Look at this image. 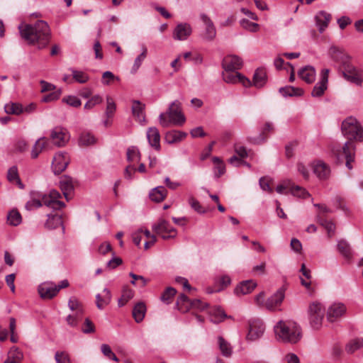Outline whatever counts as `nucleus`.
Masks as SVG:
<instances>
[{
    "mask_svg": "<svg viewBox=\"0 0 363 363\" xmlns=\"http://www.w3.org/2000/svg\"><path fill=\"white\" fill-rule=\"evenodd\" d=\"M18 29L23 39L28 44H37L40 49L45 48L50 41V27L44 21H38L33 25L21 24Z\"/></svg>",
    "mask_w": 363,
    "mask_h": 363,
    "instance_id": "1",
    "label": "nucleus"
},
{
    "mask_svg": "<svg viewBox=\"0 0 363 363\" xmlns=\"http://www.w3.org/2000/svg\"><path fill=\"white\" fill-rule=\"evenodd\" d=\"M274 333L284 342L294 344L301 337L300 327L293 321H279L274 326Z\"/></svg>",
    "mask_w": 363,
    "mask_h": 363,
    "instance_id": "2",
    "label": "nucleus"
},
{
    "mask_svg": "<svg viewBox=\"0 0 363 363\" xmlns=\"http://www.w3.org/2000/svg\"><path fill=\"white\" fill-rule=\"evenodd\" d=\"M159 121L160 124L165 128L168 127L170 123L182 125L186 118L182 112L181 103L178 100L174 101L166 113L160 114Z\"/></svg>",
    "mask_w": 363,
    "mask_h": 363,
    "instance_id": "3",
    "label": "nucleus"
},
{
    "mask_svg": "<svg viewBox=\"0 0 363 363\" xmlns=\"http://www.w3.org/2000/svg\"><path fill=\"white\" fill-rule=\"evenodd\" d=\"M341 130L344 136L352 142V140H363V127L354 117L350 116L345 118L341 125Z\"/></svg>",
    "mask_w": 363,
    "mask_h": 363,
    "instance_id": "4",
    "label": "nucleus"
},
{
    "mask_svg": "<svg viewBox=\"0 0 363 363\" xmlns=\"http://www.w3.org/2000/svg\"><path fill=\"white\" fill-rule=\"evenodd\" d=\"M324 314L325 309L320 303L313 302L309 306V320L313 328L318 330L321 327Z\"/></svg>",
    "mask_w": 363,
    "mask_h": 363,
    "instance_id": "5",
    "label": "nucleus"
},
{
    "mask_svg": "<svg viewBox=\"0 0 363 363\" xmlns=\"http://www.w3.org/2000/svg\"><path fill=\"white\" fill-rule=\"evenodd\" d=\"M152 230L164 240L173 238L177 235L176 230L164 219H160L157 223H155L152 225Z\"/></svg>",
    "mask_w": 363,
    "mask_h": 363,
    "instance_id": "6",
    "label": "nucleus"
},
{
    "mask_svg": "<svg viewBox=\"0 0 363 363\" xmlns=\"http://www.w3.org/2000/svg\"><path fill=\"white\" fill-rule=\"evenodd\" d=\"M265 326L262 320L258 318H252L249 320V330L247 338L250 340H256L262 336Z\"/></svg>",
    "mask_w": 363,
    "mask_h": 363,
    "instance_id": "7",
    "label": "nucleus"
},
{
    "mask_svg": "<svg viewBox=\"0 0 363 363\" xmlns=\"http://www.w3.org/2000/svg\"><path fill=\"white\" fill-rule=\"evenodd\" d=\"M222 76L226 83L236 84L240 82L245 87L252 86L251 81L247 77L235 71L224 70Z\"/></svg>",
    "mask_w": 363,
    "mask_h": 363,
    "instance_id": "8",
    "label": "nucleus"
},
{
    "mask_svg": "<svg viewBox=\"0 0 363 363\" xmlns=\"http://www.w3.org/2000/svg\"><path fill=\"white\" fill-rule=\"evenodd\" d=\"M50 138L55 145L62 147L69 141V135L67 129L57 126L52 130Z\"/></svg>",
    "mask_w": 363,
    "mask_h": 363,
    "instance_id": "9",
    "label": "nucleus"
},
{
    "mask_svg": "<svg viewBox=\"0 0 363 363\" xmlns=\"http://www.w3.org/2000/svg\"><path fill=\"white\" fill-rule=\"evenodd\" d=\"M329 55L333 60L339 64L340 68L351 62L350 57L342 49L337 46L330 48Z\"/></svg>",
    "mask_w": 363,
    "mask_h": 363,
    "instance_id": "10",
    "label": "nucleus"
},
{
    "mask_svg": "<svg viewBox=\"0 0 363 363\" xmlns=\"http://www.w3.org/2000/svg\"><path fill=\"white\" fill-rule=\"evenodd\" d=\"M69 160L66 152H59L55 154L52 162V168L55 174H60L67 167Z\"/></svg>",
    "mask_w": 363,
    "mask_h": 363,
    "instance_id": "11",
    "label": "nucleus"
},
{
    "mask_svg": "<svg viewBox=\"0 0 363 363\" xmlns=\"http://www.w3.org/2000/svg\"><path fill=\"white\" fill-rule=\"evenodd\" d=\"M329 72L330 70L328 69H322L320 72V79L314 86L312 90L311 96L313 97H320L324 94L325 91L328 88Z\"/></svg>",
    "mask_w": 363,
    "mask_h": 363,
    "instance_id": "12",
    "label": "nucleus"
},
{
    "mask_svg": "<svg viewBox=\"0 0 363 363\" xmlns=\"http://www.w3.org/2000/svg\"><path fill=\"white\" fill-rule=\"evenodd\" d=\"M342 75L347 81L357 85H361L362 79L359 75L357 68L351 63V62L344 67H341Z\"/></svg>",
    "mask_w": 363,
    "mask_h": 363,
    "instance_id": "13",
    "label": "nucleus"
},
{
    "mask_svg": "<svg viewBox=\"0 0 363 363\" xmlns=\"http://www.w3.org/2000/svg\"><path fill=\"white\" fill-rule=\"evenodd\" d=\"M242 66V59L237 55H227L222 61V67L224 70L236 71Z\"/></svg>",
    "mask_w": 363,
    "mask_h": 363,
    "instance_id": "14",
    "label": "nucleus"
},
{
    "mask_svg": "<svg viewBox=\"0 0 363 363\" xmlns=\"http://www.w3.org/2000/svg\"><path fill=\"white\" fill-rule=\"evenodd\" d=\"M38 293L42 298L51 299L57 294L58 291L53 283L45 282L38 286Z\"/></svg>",
    "mask_w": 363,
    "mask_h": 363,
    "instance_id": "15",
    "label": "nucleus"
},
{
    "mask_svg": "<svg viewBox=\"0 0 363 363\" xmlns=\"http://www.w3.org/2000/svg\"><path fill=\"white\" fill-rule=\"evenodd\" d=\"M192 29L186 23H179L174 30L173 38L177 40H185L191 34Z\"/></svg>",
    "mask_w": 363,
    "mask_h": 363,
    "instance_id": "16",
    "label": "nucleus"
},
{
    "mask_svg": "<svg viewBox=\"0 0 363 363\" xmlns=\"http://www.w3.org/2000/svg\"><path fill=\"white\" fill-rule=\"evenodd\" d=\"M346 311L344 304L340 303H333L328 309L327 318L330 322H334L338 318L342 316Z\"/></svg>",
    "mask_w": 363,
    "mask_h": 363,
    "instance_id": "17",
    "label": "nucleus"
},
{
    "mask_svg": "<svg viewBox=\"0 0 363 363\" xmlns=\"http://www.w3.org/2000/svg\"><path fill=\"white\" fill-rule=\"evenodd\" d=\"M60 186L67 201L70 199V195L74 191L72 178L69 176H63L60 178Z\"/></svg>",
    "mask_w": 363,
    "mask_h": 363,
    "instance_id": "18",
    "label": "nucleus"
},
{
    "mask_svg": "<svg viewBox=\"0 0 363 363\" xmlns=\"http://www.w3.org/2000/svg\"><path fill=\"white\" fill-rule=\"evenodd\" d=\"M284 298V289H279L277 292L267 299L265 306L269 310L274 309L277 306L280 305Z\"/></svg>",
    "mask_w": 363,
    "mask_h": 363,
    "instance_id": "19",
    "label": "nucleus"
},
{
    "mask_svg": "<svg viewBox=\"0 0 363 363\" xmlns=\"http://www.w3.org/2000/svg\"><path fill=\"white\" fill-rule=\"evenodd\" d=\"M147 138L150 146L156 150H160V134L157 128L151 127L148 128Z\"/></svg>",
    "mask_w": 363,
    "mask_h": 363,
    "instance_id": "20",
    "label": "nucleus"
},
{
    "mask_svg": "<svg viewBox=\"0 0 363 363\" xmlns=\"http://www.w3.org/2000/svg\"><path fill=\"white\" fill-rule=\"evenodd\" d=\"M201 19L206 25L205 38L208 40H213L216 35V30L213 23L210 18L204 13L201 14Z\"/></svg>",
    "mask_w": 363,
    "mask_h": 363,
    "instance_id": "21",
    "label": "nucleus"
},
{
    "mask_svg": "<svg viewBox=\"0 0 363 363\" xmlns=\"http://www.w3.org/2000/svg\"><path fill=\"white\" fill-rule=\"evenodd\" d=\"M267 81V72L264 68H257L253 75L252 85L257 88H262Z\"/></svg>",
    "mask_w": 363,
    "mask_h": 363,
    "instance_id": "22",
    "label": "nucleus"
},
{
    "mask_svg": "<svg viewBox=\"0 0 363 363\" xmlns=\"http://www.w3.org/2000/svg\"><path fill=\"white\" fill-rule=\"evenodd\" d=\"M315 68L310 65L301 68L298 72L299 77L308 84H311L315 81Z\"/></svg>",
    "mask_w": 363,
    "mask_h": 363,
    "instance_id": "23",
    "label": "nucleus"
},
{
    "mask_svg": "<svg viewBox=\"0 0 363 363\" xmlns=\"http://www.w3.org/2000/svg\"><path fill=\"white\" fill-rule=\"evenodd\" d=\"M315 18L320 33H323L328 26L331 20V15L324 11H320L317 13Z\"/></svg>",
    "mask_w": 363,
    "mask_h": 363,
    "instance_id": "24",
    "label": "nucleus"
},
{
    "mask_svg": "<svg viewBox=\"0 0 363 363\" xmlns=\"http://www.w3.org/2000/svg\"><path fill=\"white\" fill-rule=\"evenodd\" d=\"M354 145L352 142L347 141L342 147V152L346 159V166L349 169L352 168L351 162L354 158Z\"/></svg>",
    "mask_w": 363,
    "mask_h": 363,
    "instance_id": "25",
    "label": "nucleus"
},
{
    "mask_svg": "<svg viewBox=\"0 0 363 363\" xmlns=\"http://www.w3.org/2000/svg\"><path fill=\"white\" fill-rule=\"evenodd\" d=\"M257 284L252 280L243 281L235 289V294L237 295L250 294L254 290Z\"/></svg>",
    "mask_w": 363,
    "mask_h": 363,
    "instance_id": "26",
    "label": "nucleus"
},
{
    "mask_svg": "<svg viewBox=\"0 0 363 363\" xmlns=\"http://www.w3.org/2000/svg\"><path fill=\"white\" fill-rule=\"evenodd\" d=\"M38 196L41 200L42 205L44 204L53 209H61L65 206V203L62 201H53L48 194L38 192Z\"/></svg>",
    "mask_w": 363,
    "mask_h": 363,
    "instance_id": "27",
    "label": "nucleus"
},
{
    "mask_svg": "<svg viewBox=\"0 0 363 363\" xmlns=\"http://www.w3.org/2000/svg\"><path fill=\"white\" fill-rule=\"evenodd\" d=\"M313 172L320 179H326L330 175V170L326 164L318 162L314 165Z\"/></svg>",
    "mask_w": 363,
    "mask_h": 363,
    "instance_id": "28",
    "label": "nucleus"
},
{
    "mask_svg": "<svg viewBox=\"0 0 363 363\" xmlns=\"http://www.w3.org/2000/svg\"><path fill=\"white\" fill-rule=\"evenodd\" d=\"M187 135V133L180 130H171L166 133L165 140L169 144L178 143L184 140Z\"/></svg>",
    "mask_w": 363,
    "mask_h": 363,
    "instance_id": "29",
    "label": "nucleus"
},
{
    "mask_svg": "<svg viewBox=\"0 0 363 363\" xmlns=\"http://www.w3.org/2000/svg\"><path fill=\"white\" fill-rule=\"evenodd\" d=\"M279 92L284 96V97H292V96H301L304 91L303 89L299 87H294L292 86H286L284 87H281L279 89Z\"/></svg>",
    "mask_w": 363,
    "mask_h": 363,
    "instance_id": "30",
    "label": "nucleus"
},
{
    "mask_svg": "<svg viewBox=\"0 0 363 363\" xmlns=\"http://www.w3.org/2000/svg\"><path fill=\"white\" fill-rule=\"evenodd\" d=\"M103 293V296L100 294H97L96 296V306L100 310L104 309V307L108 305L111 301V294L109 289L105 288Z\"/></svg>",
    "mask_w": 363,
    "mask_h": 363,
    "instance_id": "31",
    "label": "nucleus"
},
{
    "mask_svg": "<svg viewBox=\"0 0 363 363\" xmlns=\"http://www.w3.org/2000/svg\"><path fill=\"white\" fill-rule=\"evenodd\" d=\"M167 190L164 186H160L154 188L150 193V199L157 203L162 201L167 196Z\"/></svg>",
    "mask_w": 363,
    "mask_h": 363,
    "instance_id": "32",
    "label": "nucleus"
},
{
    "mask_svg": "<svg viewBox=\"0 0 363 363\" xmlns=\"http://www.w3.org/2000/svg\"><path fill=\"white\" fill-rule=\"evenodd\" d=\"M146 306L143 302L137 303L133 309V317L137 323H140L145 318Z\"/></svg>",
    "mask_w": 363,
    "mask_h": 363,
    "instance_id": "33",
    "label": "nucleus"
},
{
    "mask_svg": "<svg viewBox=\"0 0 363 363\" xmlns=\"http://www.w3.org/2000/svg\"><path fill=\"white\" fill-rule=\"evenodd\" d=\"M62 224L61 216L58 214H48L45 227L49 230L55 229Z\"/></svg>",
    "mask_w": 363,
    "mask_h": 363,
    "instance_id": "34",
    "label": "nucleus"
},
{
    "mask_svg": "<svg viewBox=\"0 0 363 363\" xmlns=\"http://www.w3.org/2000/svg\"><path fill=\"white\" fill-rule=\"evenodd\" d=\"M337 248L341 255L347 259L350 262L352 259V252L350 245L344 241L341 240L337 244Z\"/></svg>",
    "mask_w": 363,
    "mask_h": 363,
    "instance_id": "35",
    "label": "nucleus"
},
{
    "mask_svg": "<svg viewBox=\"0 0 363 363\" xmlns=\"http://www.w3.org/2000/svg\"><path fill=\"white\" fill-rule=\"evenodd\" d=\"M191 301L184 294H181L177 301L178 309L182 313L187 312L191 308Z\"/></svg>",
    "mask_w": 363,
    "mask_h": 363,
    "instance_id": "36",
    "label": "nucleus"
},
{
    "mask_svg": "<svg viewBox=\"0 0 363 363\" xmlns=\"http://www.w3.org/2000/svg\"><path fill=\"white\" fill-rule=\"evenodd\" d=\"M48 139L45 138H39L35 143L31 151V157L35 159L38 157L39 154L46 147Z\"/></svg>",
    "mask_w": 363,
    "mask_h": 363,
    "instance_id": "37",
    "label": "nucleus"
},
{
    "mask_svg": "<svg viewBox=\"0 0 363 363\" xmlns=\"http://www.w3.org/2000/svg\"><path fill=\"white\" fill-rule=\"evenodd\" d=\"M7 179L10 182H16L18 187L21 189L24 188L23 184L21 182L16 166H13L8 170Z\"/></svg>",
    "mask_w": 363,
    "mask_h": 363,
    "instance_id": "38",
    "label": "nucleus"
},
{
    "mask_svg": "<svg viewBox=\"0 0 363 363\" xmlns=\"http://www.w3.org/2000/svg\"><path fill=\"white\" fill-rule=\"evenodd\" d=\"M218 343L221 354L226 357L231 356L233 350L230 344L222 336L218 337Z\"/></svg>",
    "mask_w": 363,
    "mask_h": 363,
    "instance_id": "39",
    "label": "nucleus"
},
{
    "mask_svg": "<svg viewBox=\"0 0 363 363\" xmlns=\"http://www.w3.org/2000/svg\"><path fill=\"white\" fill-rule=\"evenodd\" d=\"M210 314L211 315V321L214 323H220L227 318L225 311L220 307H215L211 310Z\"/></svg>",
    "mask_w": 363,
    "mask_h": 363,
    "instance_id": "40",
    "label": "nucleus"
},
{
    "mask_svg": "<svg viewBox=\"0 0 363 363\" xmlns=\"http://www.w3.org/2000/svg\"><path fill=\"white\" fill-rule=\"evenodd\" d=\"M96 141L95 137L89 132L82 133L79 138V144L80 146L94 145Z\"/></svg>",
    "mask_w": 363,
    "mask_h": 363,
    "instance_id": "41",
    "label": "nucleus"
},
{
    "mask_svg": "<svg viewBox=\"0 0 363 363\" xmlns=\"http://www.w3.org/2000/svg\"><path fill=\"white\" fill-rule=\"evenodd\" d=\"M126 155L129 162H139L141 160V153L136 146L129 147Z\"/></svg>",
    "mask_w": 363,
    "mask_h": 363,
    "instance_id": "42",
    "label": "nucleus"
},
{
    "mask_svg": "<svg viewBox=\"0 0 363 363\" xmlns=\"http://www.w3.org/2000/svg\"><path fill=\"white\" fill-rule=\"evenodd\" d=\"M5 112L8 114L19 115L23 113V107L19 103H9L4 106Z\"/></svg>",
    "mask_w": 363,
    "mask_h": 363,
    "instance_id": "43",
    "label": "nucleus"
},
{
    "mask_svg": "<svg viewBox=\"0 0 363 363\" xmlns=\"http://www.w3.org/2000/svg\"><path fill=\"white\" fill-rule=\"evenodd\" d=\"M41 206L42 202L38 196V192L31 193V199L26 203V208L28 211H33Z\"/></svg>",
    "mask_w": 363,
    "mask_h": 363,
    "instance_id": "44",
    "label": "nucleus"
},
{
    "mask_svg": "<svg viewBox=\"0 0 363 363\" xmlns=\"http://www.w3.org/2000/svg\"><path fill=\"white\" fill-rule=\"evenodd\" d=\"M145 105L139 101H134L132 106L133 114L138 118L139 121L145 119L144 115Z\"/></svg>",
    "mask_w": 363,
    "mask_h": 363,
    "instance_id": "45",
    "label": "nucleus"
},
{
    "mask_svg": "<svg viewBox=\"0 0 363 363\" xmlns=\"http://www.w3.org/2000/svg\"><path fill=\"white\" fill-rule=\"evenodd\" d=\"M147 53V49L145 45L142 47V52L135 58L133 65L131 68V73L135 74L142 65V62L145 59Z\"/></svg>",
    "mask_w": 363,
    "mask_h": 363,
    "instance_id": "46",
    "label": "nucleus"
},
{
    "mask_svg": "<svg viewBox=\"0 0 363 363\" xmlns=\"http://www.w3.org/2000/svg\"><path fill=\"white\" fill-rule=\"evenodd\" d=\"M362 347H363V337L356 338L347 344L345 350L347 353L352 354Z\"/></svg>",
    "mask_w": 363,
    "mask_h": 363,
    "instance_id": "47",
    "label": "nucleus"
},
{
    "mask_svg": "<svg viewBox=\"0 0 363 363\" xmlns=\"http://www.w3.org/2000/svg\"><path fill=\"white\" fill-rule=\"evenodd\" d=\"M134 296V291L125 286L122 291L121 297L118 299V304L119 307L123 306L129 300H130Z\"/></svg>",
    "mask_w": 363,
    "mask_h": 363,
    "instance_id": "48",
    "label": "nucleus"
},
{
    "mask_svg": "<svg viewBox=\"0 0 363 363\" xmlns=\"http://www.w3.org/2000/svg\"><path fill=\"white\" fill-rule=\"evenodd\" d=\"M177 290L173 287H167L160 296V300L166 303L169 304L174 296L176 295Z\"/></svg>",
    "mask_w": 363,
    "mask_h": 363,
    "instance_id": "49",
    "label": "nucleus"
},
{
    "mask_svg": "<svg viewBox=\"0 0 363 363\" xmlns=\"http://www.w3.org/2000/svg\"><path fill=\"white\" fill-rule=\"evenodd\" d=\"M7 220L11 225L17 226L22 221L21 215L17 210H11L7 216Z\"/></svg>",
    "mask_w": 363,
    "mask_h": 363,
    "instance_id": "50",
    "label": "nucleus"
},
{
    "mask_svg": "<svg viewBox=\"0 0 363 363\" xmlns=\"http://www.w3.org/2000/svg\"><path fill=\"white\" fill-rule=\"evenodd\" d=\"M68 307L72 311H77L78 313H81L82 310H84L82 303L75 296L69 298Z\"/></svg>",
    "mask_w": 363,
    "mask_h": 363,
    "instance_id": "51",
    "label": "nucleus"
},
{
    "mask_svg": "<svg viewBox=\"0 0 363 363\" xmlns=\"http://www.w3.org/2000/svg\"><path fill=\"white\" fill-rule=\"evenodd\" d=\"M73 79L81 84L86 83L89 80V76L82 71H78L74 69H70Z\"/></svg>",
    "mask_w": 363,
    "mask_h": 363,
    "instance_id": "52",
    "label": "nucleus"
},
{
    "mask_svg": "<svg viewBox=\"0 0 363 363\" xmlns=\"http://www.w3.org/2000/svg\"><path fill=\"white\" fill-rule=\"evenodd\" d=\"M289 191L292 195L299 198L306 199L310 196L309 193L305 189L299 186H293Z\"/></svg>",
    "mask_w": 363,
    "mask_h": 363,
    "instance_id": "53",
    "label": "nucleus"
},
{
    "mask_svg": "<svg viewBox=\"0 0 363 363\" xmlns=\"http://www.w3.org/2000/svg\"><path fill=\"white\" fill-rule=\"evenodd\" d=\"M7 358L20 362L23 359V354L18 348L13 347L10 350Z\"/></svg>",
    "mask_w": 363,
    "mask_h": 363,
    "instance_id": "54",
    "label": "nucleus"
},
{
    "mask_svg": "<svg viewBox=\"0 0 363 363\" xmlns=\"http://www.w3.org/2000/svg\"><path fill=\"white\" fill-rule=\"evenodd\" d=\"M274 129V128L273 124L270 122H267L262 129L259 140L261 142L266 141V140L267 138V133L273 132Z\"/></svg>",
    "mask_w": 363,
    "mask_h": 363,
    "instance_id": "55",
    "label": "nucleus"
},
{
    "mask_svg": "<svg viewBox=\"0 0 363 363\" xmlns=\"http://www.w3.org/2000/svg\"><path fill=\"white\" fill-rule=\"evenodd\" d=\"M240 26L251 32H256L259 28V25L256 23L250 21L247 19L243 18L240 21Z\"/></svg>",
    "mask_w": 363,
    "mask_h": 363,
    "instance_id": "56",
    "label": "nucleus"
},
{
    "mask_svg": "<svg viewBox=\"0 0 363 363\" xmlns=\"http://www.w3.org/2000/svg\"><path fill=\"white\" fill-rule=\"evenodd\" d=\"M106 115L108 118H110L113 115L116 106L113 99L109 96L106 97Z\"/></svg>",
    "mask_w": 363,
    "mask_h": 363,
    "instance_id": "57",
    "label": "nucleus"
},
{
    "mask_svg": "<svg viewBox=\"0 0 363 363\" xmlns=\"http://www.w3.org/2000/svg\"><path fill=\"white\" fill-rule=\"evenodd\" d=\"M103 101V99L99 95L93 96L85 104V109H91L96 105L100 104Z\"/></svg>",
    "mask_w": 363,
    "mask_h": 363,
    "instance_id": "58",
    "label": "nucleus"
},
{
    "mask_svg": "<svg viewBox=\"0 0 363 363\" xmlns=\"http://www.w3.org/2000/svg\"><path fill=\"white\" fill-rule=\"evenodd\" d=\"M62 101L74 108L79 107L82 104L80 99L74 96H68L67 97H64L62 99Z\"/></svg>",
    "mask_w": 363,
    "mask_h": 363,
    "instance_id": "59",
    "label": "nucleus"
},
{
    "mask_svg": "<svg viewBox=\"0 0 363 363\" xmlns=\"http://www.w3.org/2000/svg\"><path fill=\"white\" fill-rule=\"evenodd\" d=\"M189 203L191 206V207L197 213H206V211L203 208V206L201 205L199 201L194 199V197H191L189 199Z\"/></svg>",
    "mask_w": 363,
    "mask_h": 363,
    "instance_id": "60",
    "label": "nucleus"
},
{
    "mask_svg": "<svg viewBox=\"0 0 363 363\" xmlns=\"http://www.w3.org/2000/svg\"><path fill=\"white\" fill-rule=\"evenodd\" d=\"M82 330L85 334L91 333L95 331L94 324L89 318L85 319Z\"/></svg>",
    "mask_w": 363,
    "mask_h": 363,
    "instance_id": "61",
    "label": "nucleus"
},
{
    "mask_svg": "<svg viewBox=\"0 0 363 363\" xmlns=\"http://www.w3.org/2000/svg\"><path fill=\"white\" fill-rule=\"evenodd\" d=\"M55 359L57 363H70L69 357L65 352H57Z\"/></svg>",
    "mask_w": 363,
    "mask_h": 363,
    "instance_id": "62",
    "label": "nucleus"
},
{
    "mask_svg": "<svg viewBox=\"0 0 363 363\" xmlns=\"http://www.w3.org/2000/svg\"><path fill=\"white\" fill-rule=\"evenodd\" d=\"M60 91H52L48 94H46L43 96V97L41 99V101L45 103H48L51 101H56L60 98Z\"/></svg>",
    "mask_w": 363,
    "mask_h": 363,
    "instance_id": "63",
    "label": "nucleus"
},
{
    "mask_svg": "<svg viewBox=\"0 0 363 363\" xmlns=\"http://www.w3.org/2000/svg\"><path fill=\"white\" fill-rule=\"evenodd\" d=\"M115 79H118L111 72L106 71L102 74V84L104 85H108L111 83V81L114 80Z\"/></svg>",
    "mask_w": 363,
    "mask_h": 363,
    "instance_id": "64",
    "label": "nucleus"
}]
</instances>
